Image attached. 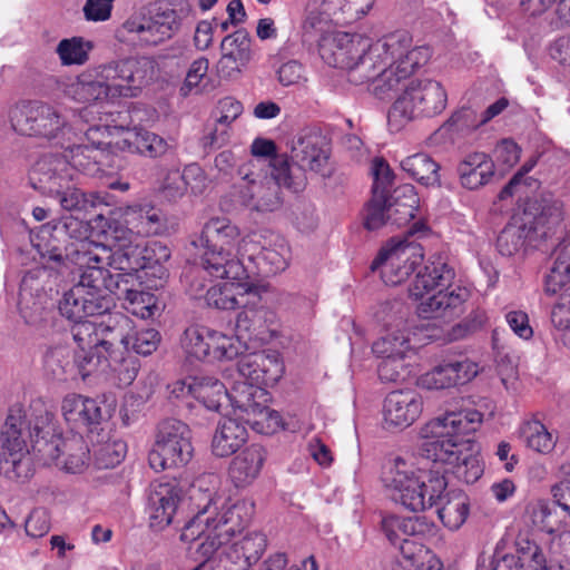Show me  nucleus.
Listing matches in <instances>:
<instances>
[{"mask_svg":"<svg viewBox=\"0 0 570 570\" xmlns=\"http://www.w3.org/2000/svg\"><path fill=\"white\" fill-rule=\"evenodd\" d=\"M240 236L237 225L227 217H213L203 227L199 244L202 271L216 279L244 281L248 277L243 263L225 249Z\"/></svg>","mask_w":570,"mask_h":570,"instance_id":"20e7f679","label":"nucleus"},{"mask_svg":"<svg viewBox=\"0 0 570 570\" xmlns=\"http://www.w3.org/2000/svg\"><path fill=\"white\" fill-rule=\"evenodd\" d=\"M522 435L528 448L538 453L547 454L556 445V441L547 428L539 421H532L524 424Z\"/></svg>","mask_w":570,"mask_h":570,"instance_id":"0e129e2a","label":"nucleus"},{"mask_svg":"<svg viewBox=\"0 0 570 570\" xmlns=\"http://www.w3.org/2000/svg\"><path fill=\"white\" fill-rule=\"evenodd\" d=\"M410 350L407 335L402 331L387 333L372 345V351L379 357L405 356Z\"/></svg>","mask_w":570,"mask_h":570,"instance_id":"e2e57ef3","label":"nucleus"},{"mask_svg":"<svg viewBox=\"0 0 570 570\" xmlns=\"http://www.w3.org/2000/svg\"><path fill=\"white\" fill-rule=\"evenodd\" d=\"M284 363L275 350L246 354L237 363L239 375L256 385H274L284 374Z\"/></svg>","mask_w":570,"mask_h":570,"instance_id":"6ab92c4d","label":"nucleus"},{"mask_svg":"<svg viewBox=\"0 0 570 570\" xmlns=\"http://www.w3.org/2000/svg\"><path fill=\"white\" fill-rule=\"evenodd\" d=\"M240 181L233 187L235 202L249 212L258 214L274 213L282 208L284 199L281 187L284 183L275 176L272 167L271 177L256 169L254 161L238 166Z\"/></svg>","mask_w":570,"mask_h":570,"instance_id":"6e6552de","label":"nucleus"},{"mask_svg":"<svg viewBox=\"0 0 570 570\" xmlns=\"http://www.w3.org/2000/svg\"><path fill=\"white\" fill-rule=\"evenodd\" d=\"M478 372V364L468 358L443 362L422 374L419 384L426 390L450 389L470 382Z\"/></svg>","mask_w":570,"mask_h":570,"instance_id":"4be33fe9","label":"nucleus"},{"mask_svg":"<svg viewBox=\"0 0 570 570\" xmlns=\"http://www.w3.org/2000/svg\"><path fill=\"white\" fill-rule=\"evenodd\" d=\"M564 205L551 193H542L525 203L522 219L533 235L546 239L563 220Z\"/></svg>","mask_w":570,"mask_h":570,"instance_id":"2eb2a0df","label":"nucleus"},{"mask_svg":"<svg viewBox=\"0 0 570 570\" xmlns=\"http://www.w3.org/2000/svg\"><path fill=\"white\" fill-rule=\"evenodd\" d=\"M72 352L67 346H55L46 351L43 368L46 375L55 381H65L73 374Z\"/></svg>","mask_w":570,"mask_h":570,"instance_id":"864d4df0","label":"nucleus"},{"mask_svg":"<svg viewBox=\"0 0 570 570\" xmlns=\"http://www.w3.org/2000/svg\"><path fill=\"white\" fill-rule=\"evenodd\" d=\"M104 76L100 67L85 71L68 85L66 94L80 104L115 99L116 97L112 92L116 91V87L108 86Z\"/></svg>","mask_w":570,"mask_h":570,"instance_id":"c756f323","label":"nucleus"},{"mask_svg":"<svg viewBox=\"0 0 570 570\" xmlns=\"http://www.w3.org/2000/svg\"><path fill=\"white\" fill-rule=\"evenodd\" d=\"M108 86L116 87L112 92L116 98L118 97H134L136 86V72L138 69V61L135 59H122L112 61L107 65L100 66Z\"/></svg>","mask_w":570,"mask_h":570,"instance_id":"a19ab883","label":"nucleus"},{"mask_svg":"<svg viewBox=\"0 0 570 570\" xmlns=\"http://www.w3.org/2000/svg\"><path fill=\"white\" fill-rule=\"evenodd\" d=\"M269 237L274 240L273 246L264 245L258 254V258L269 266V273H278L284 271L287 266V247L284 239L278 235L269 233Z\"/></svg>","mask_w":570,"mask_h":570,"instance_id":"774afa93","label":"nucleus"},{"mask_svg":"<svg viewBox=\"0 0 570 570\" xmlns=\"http://www.w3.org/2000/svg\"><path fill=\"white\" fill-rule=\"evenodd\" d=\"M246 428L234 419L219 421L212 441V452L217 458L234 454L247 440Z\"/></svg>","mask_w":570,"mask_h":570,"instance_id":"79ce46f5","label":"nucleus"},{"mask_svg":"<svg viewBox=\"0 0 570 570\" xmlns=\"http://www.w3.org/2000/svg\"><path fill=\"white\" fill-rule=\"evenodd\" d=\"M331 21L335 22V16L326 13L324 0L320 7L316 2H308L302 21L303 38L313 40L321 37Z\"/></svg>","mask_w":570,"mask_h":570,"instance_id":"6e6d98bb","label":"nucleus"},{"mask_svg":"<svg viewBox=\"0 0 570 570\" xmlns=\"http://www.w3.org/2000/svg\"><path fill=\"white\" fill-rule=\"evenodd\" d=\"M554 256V263L544 281V292L549 295L557 294L570 284V238L558 245Z\"/></svg>","mask_w":570,"mask_h":570,"instance_id":"09e8293b","label":"nucleus"},{"mask_svg":"<svg viewBox=\"0 0 570 570\" xmlns=\"http://www.w3.org/2000/svg\"><path fill=\"white\" fill-rule=\"evenodd\" d=\"M368 38L357 33L335 32L321 38L320 55L324 62L347 70L361 53L366 52Z\"/></svg>","mask_w":570,"mask_h":570,"instance_id":"f3484780","label":"nucleus"},{"mask_svg":"<svg viewBox=\"0 0 570 570\" xmlns=\"http://www.w3.org/2000/svg\"><path fill=\"white\" fill-rule=\"evenodd\" d=\"M222 57L216 65L219 77L235 78L250 60V38L246 30L239 29L226 36L220 43Z\"/></svg>","mask_w":570,"mask_h":570,"instance_id":"b1692460","label":"nucleus"},{"mask_svg":"<svg viewBox=\"0 0 570 570\" xmlns=\"http://www.w3.org/2000/svg\"><path fill=\"white\" fill-rule=\"evenodd\" d=\"M170 249L161 242H145L144 240V274L147 275L148 269H155L159 274V278L166 276L164 263L170 258Z\"/></svg>","mask_w":570,"mask_h":570,"instance_id":"338daca9","label":"nucleus"},{"mask_svg":"<svg viewBox=\"0 0 570 570\" xmlns=\"http://www.w3.org/2000/svg\"><path fill=\"white\" fill-rule=\"evenodd\" d=\"M433 507L444 524L450 530H458L469 515V498L461 490H449L441 493Z\"/></svg>","mask_w":570,"mask_h":570,"instance_id":"37998d69","label":"nucleus"},{"mask_svg":"<svg viewBox=\"0 0 570 570\" xmlns=\"http://www.w3.org/2000/svg\"><path fill=\"white\" fill-rule=\"evenodd\" d=\"M415 55L414 52L409 56L407 60L403 62L404 65L383 66V70L380 71V75L373 82V94L377 98H385L391 91L397 89L402 80L409 78L414 72L417 68V61L414 59Z\"/></svg>","mask_w":570,"mask_h":570,"instance_id":"49530a36","label":"nucleus"},{"mask_svg":"<svg viewBox=\"0 0 570 570\" xmlns=\"http://www.w3.org/2000/svg\"><path fill=\"white\" fill-rule=\"evenodd\" d=\"M411 46L412 40L406 32H394L373 43V55L383 58L386 66H395L404 65L403 62L407 60V57L415 52L414 59L417 61L419 68L428 61L429 49L424 47L411 48Z\"/></svg>","mask_w":570,"mask_h":570,"instance_id":"a878e982","label":"nucleus"},{"mask_svg":"<svg viewBox=\"0 0 570 570\" xmlns=\"http://www.w3.org/2000/svg\"><path fill=\"white\" fill-rule=\"evenodd\" d=\"M540 239L533 235L527 223L521 218L520 226L509 225L500 233L497 246L502 255L511 256L525 245L535 246Z\"/></svg>","mask_w":570,"mask_h":570,"instance_id":"8fccbe9b","label":"nucleus"},{"mask_svg":"<svg viewBox=\"0 0 570 570\" xmlns=\"http://www.w3.org/2000/svg\"><path fill=\"white\" fill-rule=\"evenodd\" d=\"M468 291L458 287L451 292L439 289L417 305V314L423 318L452 320L463 312Z\"/></svg>","mask_w":570,"mask_h":570,"instance_id":"7c9ffc66","label":"nucleus"},{"mask_svg":"<svg viewBox=\"0 0 570 570\" xmlns=\"http://www.w3.org/2000/svg\"><path fill=\"white\" fill-rule=\"evenodd\" d=\"M180 393L193 395L197 401L210 411L218 412L223 402L229 400V391L217 379L212 376H195L189 377L180 383Z\"/></svg>","mask_w":570,"mask_h":570,"instance_id":"e433bc0d","label":"nucleus"},{"mask_svg":"<svg viewBox=\"0 0 570 570\" xmlns=\"http://www.w3.org/2000/svg\"><path fill=\"white\" fill-rule=\"evenodd\" d=\"M114 268L119 271L115 276V281L136 282L142 279L144 276V240L138 238L132 243L117 246L112 249Z\"/></svg>","mask_w":570,"mask_h":570,"instance_id":"4c0bfd02","label":"nucleus"},{"mask_svg":"<svg viewBox=\"0 0 570 570\" xmlns=\"http://www.w3.org/2000/svg\"><path fill=\"white\" fill-rule=\"evenodd\" d=\"M383 66H386V61L381 57H374L373 43L368 42L365 53H361L360 58H356L353 66L347 69L348 80L355 85H362L367 81H373L383 70Z\"/></svg>","mask_w":570,"mask_h":570,"instance_id":"603ef678","label":"nucleus"},{"mask_svg":"<svg viewBox=\"0 0 570 570\" xmlns=\"http://www.w3.org/2000/svg\"><path fill=\"white\" fill-rule=\"evenodd\" d=\"M482 417V413L476 410H463L431 420L421 430L423 442L420 454L435 463L451 465L458 462L462 449L470 444V440L464 436L478 430Z\"/></svg>","mask_w":570,"mask_h":570,"instance_id":"f03ea898","label":"nucleus"},{"mask_svg":"<svg viewBox=\"0 0 570 570\" xmlns=\"http://www.w3.org/2000/svg\"><path fill=\"white\" fill-rule=\"evenodd\" d=\"M131 320L126 316V323L119 327V334H108L104 337L107 344L96 345L97 354L102 356V372H111L116 375L120 384L129 385L137 376L138 362L128 354L129 340L126 332L131 330Z\"/></svg>","mask_w":570,"mask_h":570,"instance_id":"ddd939ff","label":"nucleus"},{"mask_svg":"<svg viewBox=\"0 0 570 570\" xmlns=\"http://www.w3.org/2000/svg\"><path fill=\"white\" fill-rule=\"evenodd\" d=\"M82 287H76L73 285L68 292H66L59 302L60 314L71 322L83 320L89 315L87 308L83 306V291Z\"/></svg>","mask_w":570,"mask_h":570,"instance_id":"69168bd1","label":"nucleus"},{"mask_svg":"<svg viewBox=\"0 0 570 570\" xmlns=\"http://www.w3.org/2000/svg\"><path fill=\"white\" fill-rule=\"evenodd\" d=\"M561 293L551 311V323L560 333V340L570 347V284Z\"/></svg>","mask_w":570,"mask_h":570,"instance_id":"bf43d9fd","label":"nucleus"},{"mask_svg":"<svg viewBox=\"0 0 570 570\" xmlns=\"http://www.w3.org/2000/svg\"><path fill=\"white\" fill-rule=\"evenodd\" d=\"M267 452L261 444L254 443L245 448L230 462L229 478L236 488H245L259 475Z\"/></svg>","mask_w":570,"mask_h":570,"instance_id":"473e14b6","label":"nucleus"},{"mask_svg":"<svg viewBox=\"0 0 570 570\" xmlns=\"http://www.w3.org/2000/svg\"><path fill=\"white\" fill-rule=\"evenodd\" d=\"M240 294L242 311L235 322V334L239 342L267 343L277 335L276 313L267 306L263 294L266 288L259 285H243Z\"/></svg>","mask_w":570,"mask_h":570,"instance_id":"1a4fd4ad","label":"nucleus"},{"mask_svg":"<svg viewBox=\"0 0 570 570\" xmlns=\"http://www.w3.org/2000/svg\"><path fill=\"white\" fill-rule=\"evenodd\" d=\"M76 287H82L83 303L90 316L109 313L114 306L111 294L118 293L119 284L110 272L89 269L79 275Z\"/></svg>","mask_w":570,"mask_h":570,"instance_id":"dca6fc26","label":"nucleus"},{"mask_svg":"<svg viewBox=\"0 0 570 570\" xmlns=\"http://www.w3.org/2000/svg\"><path fill=\"white\" fill-rule=\"evenodd\" d=\"M180 499L181 489L175 480L151 482L147 494L150 525L158 529L169 525Z\"/></svg>","mask_w":570,"mask_h":570,"instance_id":"aec40b11","label":"nucleus"},{"mask_svg":"<svg viewBox=\"0 0 570 570\" xmlns=\"http://www.w3.org/2000/svg\"><path fill=\"white\" fill-rule=\"evenodd\" d=\"M77 247H67V265H60L61 267L68 268L70 265H75L78 268L79 275L87 273L89 269H101L104 272H110L107 267H114L112 249L102 244L89 243V244H77Z\"/></svg>","mask_w":570,"mask_h":570,"instance_id":"2f4dec72","label":"nucleus"},{"mask_svg":"<svg viewBox=\"0 0 570 570\" xmlns=\"http://www.w3.org/2000/svg\"><path fill=\"white\" fill-rule=\"evenodd\" d=\"M66 451H68V454L62 461L66 471L70 473L81 472L87 464L89 453L81 439L66 441L52 431L48 441L39 446V453L50 460H59Z\"/></svg>","mask_w":570,"mask_h":570,"instance_id":"c85d7f7f","label":"nucleus"},{"mask_svg":"<svg viewBox=\"0 0 570 570\" xmlns=\"http://www.w3.org/2000/svg\"><path fill=\"white\" fill-rule=\"evenodd\" d=\"M461 185L470 190H476L488 185L495 175V165L485 153H471L458 165Z\"/></svg>","mask_w":570,"mask_h":570,"instance_id":"c9c22d12","label":"nucleus"},{"mask_svg":"<svg viewBox=\"0 0 570 570\" xmlns=\"http://www.w3.org/2000/svg\"><path fill=\"white\" fill-rule=\"evenodd\" d=\"M124 223L131 226L137 237L160 235L167 229V219L163 212L150 205L127 207Z\"/></svg>","mask_w":570,"mask_h":570,"instance_id":"58836bf2","label":"nucleus"},{"mask_svg":"<svg viewBox=\"0 0 570 570\" xmlns=\"http://www.w3.org/2000/svg\"><path fill=\"white\" fill-rule=\"evenodd\" d=\"M11 124L22 135L52 139L65 128L66 120L53 106L29 101L11 112Z\"/></svg>","mask_w":570,"mask_h":570,"instance_id":"f8f14e48","label":"nucleus"},{"mask_svg":"<svg viewBox=\"0 0 570 570\" xmlns=\"http://www.w3.org/2000/svg\"><path fill=\"white\" fill-rule=\"evenodd\" d=\"M374 0H324L327 14L335 16V23H351L365 16Z\"/></svg>","mask_w":570,"mask_h":570,"instance_id":"3c124183","label":"nucleus"},{"mask_svg":"<svg viewBox=\"0 0 570 570\" xmlns=\"http://www.w3.org/2000/svg\"><path fill=\"white\" fill-rule=\"evenodd\" d=\"M385 481L392 500L413 512L433 508L448 488L445 476L439 471L415 472L401 458L394 460Z\"/></svg>","mask_w":570,"mask_h":570,"instance_id":"39448f33","label":"nucleus"},{"mask_svg":"<svg viewBox=\"0 0 570 570\" xmlns=\"http://www.w3.org/2000/svg\"><path fill=\"white\" fill-rule=\"evenodd\" d=\"M118 297L124 301L127 312L142 320L149 318L157 309V297L142 289V279L136 282L118 281Z\"/></svg>","mask_w":570,"mask_h":570,"instance_id":"ea45409f","label":"nucleus"},{"mask_svg":"<svg viewBox=\"0 0 570 570\" xmlns=\"http://www.w3.org/2000/svg\"><path fill=\"white\" fill-rule=\"evenodd\" d=\"M446 101V91L439 81L412 80L391 106L389 126L391 130L400 131L411 121L440 115L445 109Z\"/></svg>","mask_w":570,"mask_h":570,"instance_id":"423d86ee","label":"nucleus"},{"mask_svg":"<svg viewBox=\"0 0 570 570\" xmlns=\"http://www.w3.org/2000/svg\"><path fill=\"white\" fill-rule=\"evenodd\" d=\"M92 49L90 41L80 37L62 39L57 46V53L63 66L82 65L88 60V53Z\"/></svg>","mask_w":570,"mask_h":570,"instance_id":"680f3d73","label":"nucleus"},{"mask_svg":"<svg viewBox=\"0 0 570 570\" xmlns=\"http://www.w3.org/2000/svg\"><path fill=\"white\" fill-rule=\"evenodd\" d=\"M383 529L390 542L397 544L401 541V535H424L431 530V523L424 517L392 515L383 520ZM411 544L409 540L403 539L400 548L405 558L416 562L415 556L410 551Z\"/></svg>","mask_w":570,"mask_h":570,"instance_id":"f704fd0d","label":"nucleus"},{"mask_svg":"<svg viewBox=\"0 0 570 570\" xmlns=\"http://www.w3.org/2000/svg\"><path fill=\"white\" fill-rule=\"evenodd\" d=\"M177 26L175 11L167 10L153 14H132L124 22L122 28L128 33L135 35L141 43L157 46L171 38Z\"/></svg>","mask_w":570,"mask_h":570,"instance_id":"a211bd4d","label":"nucleus"},{"mask_svg":"<svg viewBox=\"0 0 570 570\" xmlns=\"http://www.w3.org/2000/svg\"><path fill=\"white\" fill-rule=\"evenodd\" d=\"M45 420L37 419L31 426L20 409H11L1 431V446L3 458L0 459V472L8 479L24 481L32 474L31 460L27 440L32 449L39 452V446L48 441L52 428Z\"/></svg>","mask_w":570,"mask_h":570,"instance_id":"7ed1b4c3","label":"nucleus"},{"mask_svg":"<svg viewBox=\"0 0 570 570\" xmlns=\"http://www.w3.org/2000/svg\"><path fill=\"white\" fill-rule=\"evenodd\" d=\"M401 167L417 183L430 186H441L440 165L428 154L417 153L401 161Z\"/></svg>","mask_w":570,"mask_h":570,"instance_id":"de8ad7c7","label":"nucleus"},{"mask_svg":"<svg viewBox=\"0 0 570 570\" xmlns=\"http://www.w3.org/2000/svg\"><path fill=\"white\" fill-rule=\"evenodd\" d=\"M69 164L61 155H45L29 171V183L36 190L51 196L68 181Z\"/></svg>","mask_w":570,"mask_h":570,"instance_id":"5701e85b","label":"nucleus"},{"mask_svg":"<svg viewBox=\"0 0 570 570\" xmlns=\"http://www.w3.org/2000/svg\"><path fill=\"white\" fill-rule=\"evenodd\" d=\"M193 452L188 425L179 420L166 419L158 424L155 443L148 454V462L153 470L161 472L186 465L190 461Z\"/></svg>","mask_w":570,"mask_h":570,"instance_id":"9d476101","label":"nucleus"},{"mask_svg":"<svg viewBox=\"0 0 570 570\" xmlns=\"http://www.w3.org/2000/svg\"><path fill=\"white\" fill-rule=\"evenodd\" d=\"M331 140L318 128L302 129L291 141V160L286 155L271 160L275 176L293 193L303 191L307 185L306 170L330 175Z\"/></svg>","mask_w":570,"mask_h":570,"instance_id":"f257e3e1","label":"nucleus"},{"mask_svg":"<svg viewBox=\"0 0 570 570\" xmlns=\"http://www.w3.org/2000/svg\"><path fill=\"white\" fill-rule=\"evenodd\" d=\"M126 323V315L122 313H111L106 321L99 323L89 320L73 322L71 335L79 348H95L96 345L107 344L104 337L112 332L119 334V327Z\"/></svg>","mask_w":570,"mask_h":570,"instance_id":"cd10ccee","label":"nucleus"},{"mask_svg":"<svg viewBox=\"0 0 570 570\" xmlns=\"http://www.w3.org/2000/svg\"><path fill=\"white\" fill-rule=\"evenodd\" d=\"M254 504L247 501L224 504L218 508L217 500L209 502L189 520L180 534V539L193 542L208 531H218L223 539L229 540L240 533L250 522Z\"/></svg>","mask_w":570,"mask_h":570,"instance_id":"0eeeda50","label":"nucleus"},{"mask_svg":"<svg viewBox=\"0 0 570 570\" xmlns=\"http://www.w3.org/2000/svg\"><path fill=\"white\" fill-rule=\"evenodd\" d=\"M237 284H232V286H213L206 292V303L210 307H215L218 309H234L236 307H242L240 294L244 289L239 288L243 285H253L252 283H243V281H237Z\"/></svg>","mask_w":570,"mask_h":570,"instance_id":"4d7b16f0","label":"nucleus"},{"mask_svg":"<svg viewBox=\"0 0 570 570\" xmlns=\"http://www.w3.org/2000/svg\"><path fill=\"white\" fill-rule=\"evenodd\" d=\"M454 278V271L441 255L433 256L420 269L409 286V295L414 299H422L424 295L435 289L448 287Z\"/></svg>","mask_w":570,"mask_h":570,"instance_id":"bb28decb","label":"nucleus"},{"mask_svg":"<svg viewBox=\"0 0 570 570\" xmlns=\"http://www.w3.org/2000/svg\"><path fill=\"white\" fill-rule=\"evenodd\" d=\"M61 413L73 426L89 429L101 424L110 416L100 401L77 393H69L62 399Z\"/></svg>","mask_w":570,"mask_h":570,"instance_id":"393cba45","label":"nucleus"},{"mask_svg":"<svg viewBox=\"0 0 570 570\" xmlns=\"http://www.w3.org/2000/svg\"><path fill=\"white\" fill-rule=\"evenodd\" d=\"M229 401L235 409L245 414L246 421L252 423L257 416L264 415V406L269 401L267 391L254 383L236 381L229 390Z\"/></svg>","mask_w":570,"mask_h":570,"instance_id":"72a5a7b5","label":"nucleus"},{"mask_svg":"<svg viewBox=\"0 0 570 570\" xmlns=\"http://www.w3.org/2000/svg\"><path fill=\"white\" fill-rule=\"evenodd\" d=\"M423 399L421 394L412 389L395 390L390 392L383 406V414L386 424L395 428H407L412 425L422 414Z\"/></svg>","mask_w":570,"mask_h":570,"instance_id":"412c9836","label":"nucleus"},{"mask_svg":"<svg viewBox=\"0 0 570 570\" xmlns=\"http://www.w3.org/2000/svg\"><path fill=\"white\" fill-rule=\"evenodd\" d=\"M423 257L422 248L414 242H394L383 247L371 264L374 272L380 269L386 285H399L404 282Z\"/></svg>","mask_w":570,"mask_h":570,"instance_id":"9b49d317","label":"nucleus"},{"mask_svg":"<svg viewBox=\"0 0 570 570\" xmlns=\"http://www.w3.org/2000/svg\"><path fill=\"white\" fill-rule=\"evenodd\" d=\"M122 142L130 153H136L149 158L163 157L170 149L166 139L142 127H135L128 130V136Z\"/></svg>","mask_w":570,"mask_h":570,"instance_id":"a18cd8bd","label":"nucleus"},{"mask_svg":"<svg viewBox=\"0 0 570 570\" xmlns=\"http://www.w3.org/2000/svg\"><path fill=\"white\" fill-rule=\"evenodd\" d=\"M386 193L372 190L371 198L364 204L362 217L367 230H377L384 226H391L390 210Z\"/></svg>","mask_w":570,"mask_h":570,"instance_id":"5fc2aeb1","label":"nucleus"},{"mask_svg":"<svg viewBox=\"0 0 570 570\" xmlns=\"http://www.w3.org/2000/svg\"><path fill=\"white\" fill-rule=\"evenodd\" d=\"M208 361L233 360L239 353L237 342L222 332L208 327Z\"/></svg>","mask_w":570,"mask_h":570,"instance_id":"052dcab7","label":"nucleus"},{"mask_svg":"<svg viewBox=\"0 0 570 570\" xmlns=\"http://www.w3.org/2000/svg\"><path fill=\"white\" fill-rule=\"evenodd\" d=\"M208 327L206 326H189L185 330L180 345L186 356L190 360L203 361L208 357Z\"/></svg>","mask_w":570,"mask_h":570,"instance_id":"13d9d810","label":"nucleus"},{"mask_svg":"<svg viewBox=\"0 0 570 570\" xmlns=\"http://www.w3.org/2000/svg\"><path fill=\"white\" fill-rule=\"evenodd\" d=\"M88 230V223L72 215L43 226L42 233H49V239L42 257L47 258V263H52L51 268L60 269V265H67V247H77L75 243L89 244L86 242Z\"/></svg>","mask_w":570,"mask_h":570,"instance_id":"4468645a","label":"nucleus"},{"mask_svg":"<svg viewBox=\"0 0 570 570\" xmlns=\"http://www.w3.org/2000/svg\"><path fill=\"white\" fill-rule=\"evenodd\" d=\"M389 207L391 226L402 227L410 223L419 209L420 198L412 185H403L390 195Z\"/></svg>","mask_w":570,"mask_h":570,"instance_id":"c03bdc74","label":"nucleus"}]
</instances>
